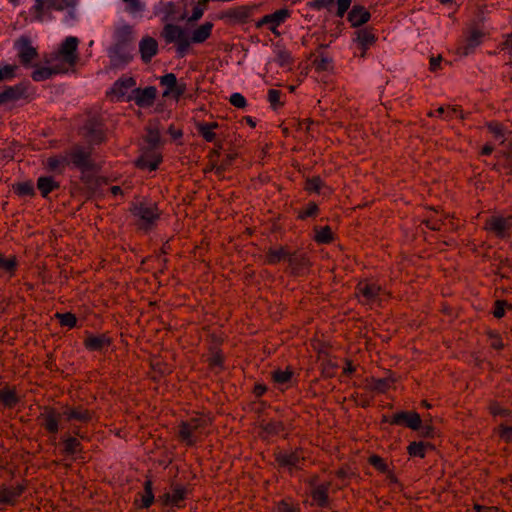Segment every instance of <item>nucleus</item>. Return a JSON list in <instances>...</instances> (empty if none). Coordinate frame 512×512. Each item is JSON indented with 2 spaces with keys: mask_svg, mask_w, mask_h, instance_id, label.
<instances>
[{
  "mask_svg": "<svg viewBox=\"0 0 512 512\" xmlns=\"http://www.w3.org/2000/svg\"><path fill=\"white\" fill-rule=\"evenodd\" d=\"M162 13L164 15V19L170 23L166 25L165 32H173L170 30L173 22H177L179 20H185L186 14L181 11H177V7L172 2H167L162 5ZM177 32H183L182 29H179Z\"/></svg>",
  "mask_w": 512,
  "mask_h": 512,
  "instance_id": "6ab92c4d",
  "label": "nucleus"
},
{
  "mask_svg": "<svg viewBox=\"0 0 512 512\" xmlns=\"http://www.w3.org/2000/svg\"><path fill=\"white\" fill-rule=\"evenodd\" d=\"M56 319L60 322L62 326L68 327L69 329H73L77 325V317L70 312L60 313L57 312L55 314Z\"/></svg>",
  "mask_w": 512,
  "mask_h": 512,
  "instance_id": "4c0bfd02",
  "label": "nucleus"
},
{
  "mask_svg": "<svg viewBox=\"0 0 512 512\" xmlns=\"http://www.w3.org/2000/svg\"><path fill=\"white\" fill-rule=\"evenodd\" d=\"M67 167L78 169L83 172L91 171L94 163L91 159V152L81 145H75L64 151Z\"/></svg>",
  "mask_w": 512,
  "mask_h": 512,
  "instance_id": "39448f33",
  "label": "nucleus"
},
{
  "mask_svg": "<svg viewBox=\"0 0 512 512\" xmlns=\"http://www.w3.org/2000/svg\"><path fill=\"white\" fill-rule=\"evenodd\" d=\"M155 98L156 88L153 86H149L144 89H134L130 95V99H133L140 107L151 106L154 103Z\"/></svg>",
  "mask_w": 512,
  "mask_h": 512,
  "instance_id": "dca6fc26",
  "label": "nucleus"
},
{
  "mask_svg": "<svg viewBox=\"0 0 512 512\" xmlns=\"http://www.w3.org/2000/svg\"><path fill=\"white\" fill-rule=\"evenodd\" d=\"M115 43L109 48V57L115 69L123 68L128 63V34H117Z\"/></svg>",
  "mask_w": 512,
  "mask_h": 512,
  "instance_id": "6e6552de",
  "label": "nucleus"
},
{
  "mask_svg": "<svg viewBox=\"0 0 512 512\" xmlns=\"http://www.w3.org/2000/svg\"><path fill=\"white\" fill-rule=\"evenodd\" d=\"M144 8V5L140 0H130V14L140 13Z\"/></svg>",
  "mask_w": 512,
  "mask_h": 512,
  "instance_id": "bf43d9fd",
  "label": "nucleus"
},
{
  "mask_svg": "<svg viewBox=\"0 0 512 512\" xmlns=\"http://www.w3.org/2000/svg\"><path fill=\"white\" fill-rule=\"evenodd\" d=\"M37 189L41 196L45 199L49 198V194L60 188V182L55 180L51 175H41L37 179Z\"/></svg>",
  "mask_w": 512,
  "mask_h": 512,
  "instance_id": "412c9836",
  "label": "nucleus"
},
{
  "mask_svg": "<svg viewBox=\"0 0 512 512\" xmlns=\"http://www.w3.org/2000/svg\"><path fill=\"white\" fill-rule=\"evenodd\" d=\"M14 48L21 63L25 67H32V61L37 56V51L31 41L25 35H22L15 41Z\"/></svg>",
  "mask_w": 512,
  "mask_h": 512,
  "instance_id": "9d476101",
  "label": "nucleus"
},
{
  "mask_svg": "<svg viewBox=\"0 0 512 512\" xmlns=\"http://www.w3.org/2000/svg\"><path fill=\"white\" fill-rule=\"evenodd\" d=\"M130 210L135 217V224L138 229L145 232L156 224L160 216L157 205L145 198L135 197L133 208Z\"/></svg>",
  "mask_w": 512,
  "mask_h": 512,
  "instance_id": "f03ea898",
  "label": "nucleus"
},
{
  "mask_svg": "<svg viewBox=\"0 0 512 512\" xmlns=\"http://www.w3.org/2000/svg\"><path fill=\"white\" fill-rule=\"evenodd\" d=\"M336 3V0H315L314 6L319 9H327L329 11H332L335 6L337 7Z\"/></svg>",
  "mask_w": 512,
  "mask_h": 512,
  "instance_id": "603ef678",
  "label": "nucleus"
},
{
  "mask_svg": "<svg viewBox=\"0 0 512 512\" xmlns=\"http://www.w3.org/2000/svg\"><path fill=\"white\" fill-rule=\"evenodd\" d=\"M18 67L14 64L3 63L0 65V82L12 80L16 77Z\"/></svg>",
  "mask_w": 512,
  "mask_h": 512,
  "instance_id": "e433bc0d",
  "label": "nucleus"
},
{
  "mask_svg": "<svg viewBox=\"0 0 512 512\" xmlns=\"http://www.w3.org/2000/svg\"><path fill=\"white\" fill-rule=\"evenodd\" d=\"M322 186L323 182L319 177H313L311 179H308L306 183V189L309 192L320 193Z\"/></svg>",
  "mask_w": 512,
  "mask_h": 512,
  "instance_id": "09e8293b",
  "label": "nucleus"
},
{
  "mask_svg": "<svg viewBox=\"0 0 512 512\" xmlns=\"http://www.w3.org/2000/svg\"><path fill=\"white\" fill-rule=\"evenodd\" d=\"M304 260V254L302 253H291L287 248L285 247H275L270 248L268 250L266 260L270 264H276L280 261H287L291 267V269H296L297 267V261L298 260Z\"/></svg>",
  "mask_w": 512,
  "mask_h": 512,
  "instance_id": "1a4fd4ad",
  "label": "nucleus"
},
{
  "mask_svg": "<svg viewBox=\"0 0 512 512\" xmlns=\"http://www.w3.org/2000/svg\"><path fill=\"white\" fill-rule=\"evenodd\" d=\"M267 97H268V101H269L271 107L274 110L278 109L279 107H281L283 105L282 93L279 90L270 89L268 91Z\"/></svg>",
  "mask_w": 512,
  "mask_h": 512,
  "instance_id": "a19ab883",
  "label": "nucleus"
},
{
  "mask_svg": "<svg viewBox=\"0 0 512 512\" xmlns=\"http://www.w3.org/2000/svg\"><path fill=\"white\" fill-rule=\"evenodd\" d=\"M292 376V372L289 370H276L273 372V379L277 384H286Z\"/></svg>",
  "mask_w": 512,
  "mask_h": 512,
  "instance_id": "37998d69",
  "label": "nucleus"
},
{
  "mask_svg": "<svg viewBox=\"0 0 512 512\" xmlns=\"http://www.w3.org/2000/svg\"><path fill=\"white\" fill-rule=\"evenodd\" d=\"M19 402H20V397L18 396V394L14 388L5 386L3 389H0V403L4 407L13 408Z\"/></svg>",
  "mask_w": 512,
  "mask_h": 512,
  "instance_id": "cd10ccee",
  "label": "nucleus"
},
{
  "mask_svg": "<svg viewBox=\"0 0 512 512\" xmlns=\"http://www.w3.org/2000/svg\"><path fill=\"white\" fill-rule=\"evenodd\" d=\"M216 128H218L217 122L200 123L197 125L198 132L207 142H213L215 140L216 134L214 130Z\"/></svg>",
  "mask_w": 512,
  "mask_h": 512,
  "instance_id": "473e14b6",
  "label": "nucleus"
},
{
  "mask_svg": "<svg viewBox=\"0 0 512 512\" xmlns=\"http://www.w3.org/2000/svg\"><path fill=\"white\" fill-rule=\"evenodd\" d=\"M276 61L281 66H287L291 62V54L287 50L278 49L276 51Z\"/></svg>",
  "mask_w": 512,
  "mask_h": 512,
  "instance_id": "8fccbe9b",
  "label": "nucleus"
},
{
  "mask_svg": "<svg viewBox=\"0 0 512 512\" xmlns=\"http://www.w3.org/2000/svg\"><path fill=\"white\" fill-rule=\"evenodd\" d=\"M506 305L507 303L505 301H497L494 309V316L501 318L504 315Z\"/></svg>",
  "mask_w": 512,
  "mask_h": 512,
  "instance_id": "13d9d810",
  "label": "nucleus"
},
{
  "mask_svg": "<svg viewBox=\"0 0 512 512\" xmlns=\"http://www.w3.org/2000/svg\"><path fill=\"white\" fill-rule=\"evenodd\" d=\"M375 388L379 391H384L386 388H388V381L386 379L378 380Z\"/></svg>",
  "mask_w": 512,
  "mask_h": 512,
  "instance_id": "774afa93",
  "label": "nucleus"
},
{
  "mask_svg": "<svg viewBox=\"0 0 512 512\" xmlns=\"http://www.w3.org/2000/svg\"><path fill=\"white\" fill-rule=\"evenodd\" d=\"M500 436L507 442H512V426H502L500 428Z\"/></svg>",
  "mask_w": 512,
  "mask_h": 512,
  "instance_id": "4d7b16f0",
  "label": "nucleus"
},
{
  "mask_svg": "<svg viewBox=\"0 0 512 512\" xmlns=\"http://www.w3.org/2000/svg\"><path fill=\"white\" fill-rule=\"evenodd\" d=\"M289 16L286 9H280L272 14L265 15L263 18L255 23L256 29H268L275 32L276 29L283 23Z\"/></svg>",
  "mask_w": 512,
  "mask_h": 512,
  "instance_id": "f8f14e48",
  "label": "nucleus"
},
{
  "mask_svg": "<svg viewBox=\"0 0 512 512\" xmlns=\"http://www.w3.org/2000/svg\"><path fill=\"white\" fill-rule=\"evenodd\" d=\"M441 60H442L441 56H438V57H432V58L430 59V69H431L432 71L437 70V69L439 68V66H440V62H441Z\"/></svg>",
  "mask_w": 512,
  "mask_h": 512,
  "instance_id": "69168bd1",
  "label": "nucleus"
},
{
  "mask_svg": "<svg viewBox=\"0 0 512 512\" xmlns=\"http://www.w3.org/2000/svg\"><path fill=\"white\" fill-rule=\"evenodd\" d=\"M26 86L22 83L16 84L14 86H7L0 93L4 103L17 101L26 96Z\"/></svg>",
  "mask_w": 512,
  "mask_h": 512,
  "instance_id": "393cba45",
  "label": "nucleus"
},
{
  "mask_svg": "<svg viewBox=\"0 0 512 512\" xmlns=\"http://www.w3.org/2000/svg\"><path fill=\"white\" fill-rule=\"evenodd\" d=\"M206 418H193L190 421L183 422L179 429V436L187 445L195 444L202 435V430L207 425Z\"/></svg>",
  "mask_w": 512,
  "mask_h": 512,
  "instance_id": "0eeeda50",
  "label": "nucleus"
},
{
  "mask_svg": "<svg viewBox=\"0 0 512 512\" xmlns=\"http://www.w3.org/2000/svg\"><path fill=\"white\" fill-rule=\"evenodd\" d=\"M489 129L497 139H501L503 137V130L499 124H490Z\"/></svg>",
  "mask_w": 512,
  "mask_h": 512,
  "instance_id": "052dcab7",
  "label": "nucleus"
},
{
  "mask_svg": "<svg viewBox=\"0 0 512 512\" xmlns=\"http://www.w3.org/2000/svg\"><path fill=\"white\" fill-rule=\"evenodd\" d=\"M154 501V495L150 481L145 483V489L141 498H136L134 504L137 508H148Z\"/></svg>",
  "mask_w": 512,
  "mask_h": 512,
  "instance_id": "7c9ffc66",
  "label": "nucleus"
},
{
  "mask_svg": "<svg viewBox=\"0 0 512 512\" xmlns=\"http://www.w3.org/2000/svg\"><path fill=\"white\" fill-rule=\"evenodd\" d=\"M18 267V262L15 257L6 258L0 255V272L9 274L10 277L14 276Z\"/></svg>",
  "mask_w": 512,
  "mask_h": 512,
  "instance_id": "f704fd0d",
  "label": "nucleus"
},
{
  "mask_svg": "<svg viewBox=\"0 0 512 512\" xmlns=\"http://www.w3.org/2000/svg\"><path fill=\"white\" fill-rule=\"evenodd\" d=\"M327 491H328V485L321 484L316 486L312 490V498L313 501L319 505L324 506L327 503Z\"/></svg>",
  "mask_w": 512,
  "mask_h": 512,
  "instance_id": "c9c22d12",
  "label": "nucleus"
},
{
  "mask_svg": "<svg viewBox=\"0 0 512 512\" xmlns=\"http://www.w3.org/2000/svg\"><path fill=\"white\" fill-rule=\"evenodd\" d=\"M160 84L166 88L163 92V96L174 94L176 97H179L185 92V85H178L177 78L173 73H167L161 76Z\"/></svg>",
  "mask_w": 512,
  "mask_h": 512,
  "instance_id": "a211bd4d",
  "label": "nucleus"
},
{
  "mask_svg": "<svg viewBox=\"0 0 512 512\" xmlns=\"http://www.w3.org/2000/svg\"><path fill=\"white\" fill-rule=\"evenodd\" d=\"M279 512H297V510L287 503H281L278 507Z\"/></svg>",
  "mask_w": 512,
  "mask_h": 512,
  "instance_id": "338daca9",
  "label": "nucleus"
},
{
  "mask_svg": "<svg viewBox=\"0 0 512 512\" xmlns=\"http://www.w3.org/2000/svg\"><path fill=\"white\" fill-rule=\"evenodd\" d=\"M511 225V219H505L501 217H492L487 222V228L490 231L495 232L498 236L504 237L506 230Z\"/></svg>",
  "mask_w": 512,
  "mask_h": 512,
  "instance_id": "c756f323",
  "label": "nucleus"
},
{
  "mask_svg": "<svg viewBox=\"0 0 512 512\" xmlns=\"http://www.w3.org/2000/svg\"><path fill=\"white\" fill-rule=\"evenodd\" d=\"M480 35L481 34H472V36L469 39V44L467 47H465L463 54H468L472 48H474L480 43Z\"/></svg>",
  "mask_w": 512,
  "mask_h": 512,
  "instance_id": "6e6d98bb",
  "label": "nucleus"
},
{
  "mask_svg": "<svg viewBox=\"0 0 512 512\" xmlns=\"http://www.w3.org/2000/svg\"><path fill=\"white\" fill-rule=\"evenodd\" d=\"M313 65L318 72L331 71L333 69L332 60L326 56L315 59Z\"/></svg>",
  "mask_w": 512,
  "mask_h": 512,
  "instance_id": "ea45409f",
  "label": "nucleus"
},
{
  "mask_svg": "<svg viewBox=\"0 0 512 512\" xmlns=\"http://www.w3.org/2000/svg\"><path fill=\"white\" fill-rule=\"evenodd\" d=\"M336 14L342 17L351 5V0H337Z\"/></svg>",
  "mask_w": 512,
  "mask_h": 512,
  "instance_id": "5fc2aeb1",
  "label": "nucleus"
},
{
  "mask_svg": "<svg viewBox=\"0 0 512 512\" xmlns=\"http://www.w3.org/2000/svg\"><path fill=\"white\" fill-rule=\"evenodd\" d=\"M229 101L236 108H244L247 105L245 97L238 92L231 94Z\"/></svg>",
  "mask_w": 512,
  "mask_h": 512,
  "instance_id": "3c124183",
  "label": "nucleus"
},
{
  "mask_svg": "<svg viewBox=\"0 0 512 512\" xmlns=\"http://www.w3.org/2000/svg\"><path fill=\"white\" fill-rule=\"evenodd\" d=\"M370 18V13L362 6H354L348 14V20L352 27H358L366 23Z\"/></svg>",
  "mask_w": 512,
  "mask_h": 512,
  "instance_id": "bb28decb",
  "label": "nucleus"
},
{
  "mask_svg": "<svg viewBox=\"0 0 512 512\" xmlns=\"http://www.w3.org/2000/svg\"><path fill=\"white\" fill-rule=\"evenodd\" d=\"M390 423L394 425H406L413 430H417L421 425V418L416 412L402 411L393 415Z\"/></svg>",
  "mask_w": 512,
  "mask_h": 512,
  "instance_id": "4468645a",
  "label": "nucleus"
},
{
  "mask_svg": "<svg viewBox=\"0 0 512 512\" xmlns=\"http://www.w3.org/2000/svg\"><path fill=\"white\" fill-rule=\"evenodd\" d=\"M78 43L79 40L76 37H67L58 50L54 52L50 62H56L64 69H66L64 66H74L78 60Z\"/></svg>",
  "mask_w": 512,
  "mask_h": 512,
  "instance_id": "20e7f679",
  "label": "nucleus"
},
{
  "mask_svg": "<svg viewBox=\"0 0 512 512\" xmlns=\"http://www.w3.org/2000/svg\"><path fill=\"white\" fill-rule=\"evenodd\" d=\"M23 490L22 486L15 489H3L0 491V502L5 505H13L15 500L23 493Z\"/></svg>",
  "mask_w": 512,
  "mask_h": 512,
  "instance_id": "2f4dec72",
  "label": "nucleus"
},
{
  "mask_svg": "<svg viewBox=\"0 0 512 512\" xmlns=\"http://www.w3.org/2000/svg\"><path fill=\"white\" fill-rule=\"evenodd\" d=\"M66 71H67V69H64L63 67H61L60 65L55 63L52 66L36 67L33 70L31 77L36 82H42V81L50 79L52 76H54L56 74L63 73Z\"/></svg>",
  "mask_w": 512,
  "mask_h": 512,
  "instance_id": "aec40b11",
  "label": "nucleus"
},
{
  "mask_svg": "<svg viewBox=\"0 0 512 512\" xmlns=\"http://www.w3.org/2000/svg\"><path fill=\"white\" fill-rule=\"evenodd\" d=\"M203 14V8L200 5H197L193 8V14L188 18V21H196Z\"/></svg>",
  "mask_w": 512,
  "mask_h": 512,
  "instance_id": "680f3d73",
  "label": "nucleus"
},
{
  "mask_svg": "<svg viewBox=\"0 0 512 512\" xmlns=\"http://www.w3.org/2000/svg\"><path fill=\"white\" fill-rule=\"evenodd\" d=\"M17 192L22 196H35V187L31 182H22L17 187Z\"/></svg>",
  "mask_w": 512,
  "mask_h": 512,
  "instance_id": "49530a36",
  "label": "nucleus"
},
{
  "mask_svg": "<svg viewBox=\"0 0 512 512\" xmlns=\"http://www.w3.org/2000/svg\"><path fill=\"white\" fill-rule=\"evenodd\" d=\"M430 115L434 117H441L444 119L462 117L458 108L455 106H440L435 111L431 112Z\"/></svg>",
  "mask_w": 512,
  "mask_h": 512,
  "instance_id": "72a5a7b5",
  "label": "nucleus"
},
{
  "mask_svg": "<svg viewBox=\"0 0 512 512\" xmlns=\"http://www.w3.org/2000/svg\"><path fill=\"white\" fill-rule=\"evenodd\" d=\"M276 459L281 466L293 470L300 467V462L304 460V457L300 452H280Z\"/></svg>",
  "mask_w": 512,
  "mask_h": 512,
  "instance_id": "5701e85b",
  "label": "nucleus"
},
{
  "mask_svg": "<svg viewBox=\"0 0 512 512\" xmlns=\"http://www.w3.org/2000/svg\"><path fill=\"white\" fill-rule=\"evenodd\" d=\"M426 446L422 442H413L408 446V452L411 456L424 457Z\"/></svg>",
  "mask_w": 512,
  "mask_h": 512,
  "instance_id": "c03bdc74",
  "label": "nucleus"
},
{
  "mask_svg": "<svg viewBox=\"0 0 512 512\" xmlns=\"http://www.w3.org/2000/svg\"><path fill=\"white\" fill-rule=\"evenodd\" d=\"M107 97L112 102L128 101V77L122 75L107 91Z\"/></svg>",
  "mask_w": 512,
  "mask_h": 512,
  "instance_id": "ddd939ff",
  "label": "nucleus"
},
{
  "mask_svg": "<svg viewBox=\"0 0 512 512\" xmlns=\"http://www.w3.org/2000/svg\"><path fill=\"white\" fill-rule=\"evenodd\" d=\"M40 417L42 426L50 435L51 441L55 443L59 432L64 427L62 423L63 418L67 422L76 421L82 424H88L92 420V413L81 407L66 406L62 412L54 408H45Z\"/></svg>",
  "mask_w": 512,
  "mask_h": 512,
  "instance_id": "f257e3e1",
  "label": "nucleus"
},
{
  "mask_svg": "<svg viewBox=\"0 0 512 512\" xmlns=\"http://www.w3.org/2000/svg\"><path fill=\"white\" fill-rule=\"evenodd\" d=\"M73 435L68 432L60 436V444L62 445L61 453L72 461L78 460L82 454L83 447L79 439L85 440L87 434L82 431L78 425H72Z\"/></svg>",
  "mask_w": 512,
  "mask_h": 512,
  "instance_id": "7ed1b4c3",
  "label": "nucleus"
},
{
  "mask_svg": "<svg viewBox=\"0 0 512 512\" xmlns=\"http://www.w3.org/2000/svg\"><path fill=\"white\" fill-rule=\"evenodd\" d=\"M139 52L141 59L147 63L149 62L158 52V43L152 37L146 36L139 43Z\"/></svg>",
  "mask_w": 512,
  "mask_h": 512,
  "instance_id": "4be33fe9",
  "label": "nucleus"
},
{
  "mask_svg": "<svg viewBox=\"0 0 512 512\" xmlns=\"http://www.w3.org/2000/svg\"><path fill=\"white\" fill-rule=\"evenodd\" d=\"M381 288L373 282L363 281L357 286V296L362 303L374 304L379 300Z\"/></svg>",
  "mask_w": 512,
  "mask_h": 512,
  "instance_id": "9b49d317",
  "label": "nucleus"
},
{
  "mask_svg": "<svg viewBox=\"0 0 512 512\" xmlns=\"http://www.w3.org/2000/svg\"><path fill=\"white\" fill-rule=\"evenodd\" d=\"M79 0H46L45 6L48 9H54L62 11L68 9V15L71 19L76 18L75 8Z\"/></svg>",
  "mask_w": 512,
  "mask_h": 512,
  "instance_id": "a878e982",
  "label": "nucleus"
},
{
  "mask_svg": "<svg viewBox=\"0 0 512 512\" xmlns=\"http://www.w3.org/2000/svg\"><path fill=\"white\" fill-rule=\"evenodd\" d=\"M186 489L182 486H175L170 492L165 493L160 497V500L167 506H180L181 502L185 499Z\"/></svg>",
  "mask_w": 512,
  "mask_h": 512,
  "instance_id": "b1692460",
  "label": "nucleus"
},
{
  "mask_svg": "<svg viewBox=\"0 0 512 512\" xmlns=\"http://www.w3.org/2000/svg\"><path fill=\"white\" fill-rule=\"evenodd\" d=\"M491 346L495 349H501L504 346L502 339L498 335L491 336Z\"/></svg>",
  "mask_w": 512,
  "mask_h": 512,
  "instance_id": "0e129e2a",
  "label": "nucleus"
},
{
  "mask_svg": "<svg viewBox=\"0 0 512 512\" xmlns=\"http://www.w3.org/2000/svg\"><path fill=\"white\" fill-rule=\"evenodd\" d=\"M161 161L162 157L160 153L154 149H151L142 153V155L136 161V166L140 169L154 171L158 168V165Z\"/></svg>",
  "mask_w": 512,
  "mask_h": 512,
  "instance_id": "2eb2a0df",
  "label": "nucleus"
},
{
  "mask_svg": "<svg viewBox=\"0 0 512 512\" xmlns=\"http://www.w3.org/2000/svg\"><path fill=\"white\" fill-rule=\"evenodd\" d=\"M369 463L375 468L377 469L378 471L382 472V473H386L388 472L389 468H388V465L386 464V462L379 456L377 455H372L370 458H369Z\"/></svg>",
  "mask_w": 512,
  "mask_h": 512,
  "instance_id": "a18cd8bd",
  "label": "nucleus"
},
{
  "mask_svg": "<svg viewBox=\"0 0 512 512\" xmlns=\"http://www.w3.org/2000/svg\"><path fill=\"white\" fill-rule=\"evenodd\" d=\"M318 211V207L315 203H309L308 206L299 213L300 219H305L307 217L314 216Z\"/></svg>",
  "mask_w": 512,
  "mask_h": 512,
  "instance_id": "864d4df0",
  "label": "nucleus"
},
{
  "mask_svg": "<svg viewBox=\"0 0 512 512\" xmlns=\"http://www.w3.org/2000/svg\"><path fill=\"white\" fill-rule=\"evenodd\" d=\"M66 167L67 162L64 152L58 155L51 156L46 160V168L49 172L62 174Z\"/></svg>",
  "mask_w": 512,
  "mask_h": 512,
  "instance_id": "c85d7f7f",
  "label": "nucleus"
},
{
  "mask_svg": "<svg viewBox=\"0 0 512 512\" xmlns=\"http://www.w3.org/2000/svg\"><path fill=\"white\" fill-rule=\"evenodd\" d=\"M210 34H164L166 44H172L179 57H184L193 43H202Z\"/></svg>",
  "mask_w": 512,
  "mask_h": 512,
  "instance_id": "423d86ee",
  "label": "nucleus"
},
{
  "mask_svg": "<svg viewBox=\"0 0 512 512\" xmlns=\"http://www.w3.org/2000/svg\"><path fill=\"white\" fill-rule=\"evenodd\" d=\"M309 264V261L308 259L304 256V260L300 259L297 261V267L296 269H292L293 272L295 273H302L304 271V269L308 266Z\"/></svg>",
  "mask_w": 512,
  "mask_h": 512,
  "instance_id": "e2e57ef3",
  "label": "nucleus"
},
{
  "mask_svg": "<svg viewBox=\"0 0 512 512\" xmlns=\"http://www.w3.org/2000/svg\"><path fill=\"white\" fill-rule=\"evenodd\" d=\"M160 140H161L160 131L156 127L149 128L148 133H147L148 143L151 146L155 147L156 145H158L160 143Z\"/></svg>",
  "mask_w": 512,
  "mask_h": 512,
  "instance_id": "de8ad7c7",
  "label": "nucleus"
},
{
  "mask_svg": "<svg viewBox=\"0 0 512 512\" xmlns=\"http://www.w3.org/2000/svg\"><path fill=\"white\" fill-rule=\"evenodd\" d=\"M375 42L374 34H357L354 43L357 48L365 50Z\"/></svg>",
  "mask_w": 512,
  "mask_h": 512,
  "instance_id": "58836bf2",
  "label": "nucleus"
},
{
  "mask_svg": "<svg viewBox=\"0 0 512 512\" xmlns=\"http://www.w3.org/2000/svg\"><path fill=\"white\" fill-rule=\"evenodd\" d=\"M90 351L105 352L111 345V340L104 334H88L84 341Z\"/></svg>",
  "mask_w": 512,
  "mask_h": 512,
  "instance_id": "f3484780",
  "label": "nucleus"
},
{
  "mask_svg": "<svg viewBox=\"0 0 512 512\" xmlns=\"http://www.w3.org/2000/svg\"><path fill=\"white\" fill-rule=\"evenodd\" d=\"M332 231L330 227L325 226L317 230L315 239L318 243H329L332 240Z\"/></svg>",
  "mask_w": 512,
  "mask_h": 512,
  "instance_id": "79ce46f5",
  "label": "nucleus"
}]
</instances>
